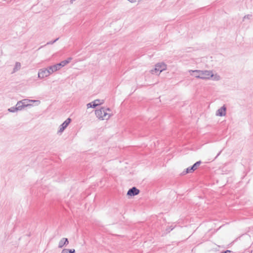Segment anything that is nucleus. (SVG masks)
I'll use <instances>...</instances> for the list:
<instances>
[{"label":"nucleus","instance_id":"8","mask_svg":"<svg viewBox=\"0 0 253 253\" xmlns=\"http://www.w3.org/2000/svg\"><path fill=\"white\" fill-rule=\"evenodd\" d=\"M139 190L135 187L129 189L127 191V195L130 196H134L139 194Z\"/></svg>","mask_w":253,"mask_h":253},{"label":"nucleus","instance_id":"3","mask_svg":"<svg viewBox=\"0 0 253 253\" xmlns=\"http://www.w3.org/2000/svg\"><path fill=\"white\" fill-rule=\"evenodd\" d=\"M167 66L164 62L158 63L155 66V68L150 71L152 74H157L159 75L163 71L167 69Z\"/></svg>","mask_w":253,"mask_h":253},{"label":"nucleus","instance_id":"25","mask_svg":"<svg viewBox=\"0 0 253 253\" xmlns=\"http://www.w3.org/2000/svg\"><path fill=\"white\" fill-rule=\"evenodd\" d=\"M222 253H231V251H229V250H227V251H225V252H223Z\"/></svg>","mask_w":253,"mask_h":253},{"label":"nucleus","instance_id":"15","mask_svg":"<svg viewBox=\"0 0 253 253\" xmlns=\"http://www.w3.org/2000/svg\"><path fill=\"white\" fill-rule=\"evenodd\" d=\"M21 68V64L19 62H16L15 63V67L13 69V71L15 72L19 70Z\"/></svg>","mask_w":253,"mask_h":253},{"label":"nucleus","instance_id":"7","mask_svg":"<svg viewBox=\"0 0 253 253\" xmlns=\"http://www.w3.org/2000/svg\"><path fill=\"white\" fill-rule=\"evenodd\" d=\"M103 103V100L96 99L87 104V108H95L98 105H101Z\"/></svg>","mask_w":253,"mask_h":253},{"label":"nucleus","instance_id":"18","mask_svg":"<svg viewBox=\"0 0 253 253\" xmlns=\"http://www.w3.org/2000/svg\"><path fill=\"white\" fill-rule=\"evenodd\" d=\"M59 39V38H57L55 40L53 41H50L49 42H47L46 43V44H45L44 45H49V44H52L53 43H54V42H55L57 41H58Z\"/></svg>","mask_w":253,"mask_h":253},{"label":"nucleus","instance_id":"28","mask_svg":"<svg viewBox=\"0 0 253 253\" xmlns=\"http://www.w3.org/2000/svg\"><path fill=\"white\" fill-rule=\"evenodd\" d=\"M42 47H43V46H41L39 48V49L41 48H42Z\"/></svg>","mask_w":253,"mask_h":253},{"label":"nucleus","instance_id":"12","mask_svg":"<svg viewBox=\"0 0 253 253\" xmlns=\"http://www.w3.org/2000/svg\"><path fill=\"white\" fill-rule=\"evenodd\" d=\"M18 102L21 103L20 104V106H21L22 109L24 107H27V106H30V99H23V100H22L21 101H18Z\"/></svg>","mask_w":253,"mask_h":253},{"label":"nucleus","instance_id":"1","mask_svg":"<svg viewBox=\"0 0 253 253\" xmlns=\"http://www.w3.org/2000/svg\"><path fill=\"white\" fill-rule=\"evenodd\" d=\"M189 72L191 76L196 78L203 80L209 79L210 78L213 77L214 75L211 71L208 70H189Z\"/></svg>","mask_w":253,"mask_h":253},{"label":"nucleus","instance_id":"4","mask_svg":"<svg viewBox=\"0 0 253 253\" xmlns=\"http://www.w3.org/2000/svg\"><path fill=\"white\" fill-rule=\"evenodd\" d=\"M201 164V161L197 162L192 166L187 168L185 171H183L182 172V174L184 175L186 174V173L193 172L195 170H196L198 168V167H199Z\"/></svg>","mask_w":253,"mask_h":253},{"label":"nucleus","instance_id":"20","mask_svg":"<svg viewBox=\"0 0 253 253\" xmlns=\"http://www.w3.org/2000/svg\"><path fill=\"white\" fill-rule=\"evenodd\" d=\"M174 228V227H172V226H170L168 228L166 229V231L168 232H169L170 231H171Z\"/></svg>","mask_w":253,"mask_h":253},{"label":"nucleus","instance_id":"2","mask_svg":"<svg viewBox=\"0 0 253 253\" xmlns=\"http://www.w3.org/2000/svg\"><path fill=\"white\" fill-rule=\"evenodd\" d=\"M108 111L109 112L111 111L110 108H105L104 107H101L99 110H96L95 111V114L96 116L100 120H107L108 119L110 116L111 114L110 113H108L107 111Z\"/></svg>","mask_w":253,"mask_h":253},{"label":"nucleus","instance_id":"26","mask_svg":"<svg viewBox=\"0 0 253 253\" xmlns=\"http://www.w3.org/2000/svg\"><path fill=\"white\" fill-rule=\"evenodd\" d=\"M128 0L131 2H135L137 1V0Z\"/></svg>","mask_w":253,"mask_h":253},{"label":"nucleus","instance_id":"10","mask_svg":"<svg viewBox=\"0 0 253 253\" xmlns=\"http://www.w3.org/2000/svg\"><path fill=\"white\" fill-rule=\"evenodd\" d=\"M21 103L17 102L15 107H12L8 109V111L10 112L14 113L18 111L22 110L21 106H20Z\"/></svg>","mask_w":253,"mask_h":253},{"label":"nucleus","instance_id":"14","mask_svg":"<svg viewBox=\"0 0 253 253\" xmlns=\"http://www.w3.org/2000/svg\"><path fill=\"white\" fill-rule=\"evenodd\" d=\"M47 69L48 70L49 73L50 75H51L52 73H53L54 72L57 71V70L55 69L54 65L50 66L48 67Z\"/></svg>","mask_w":253,"mask_h":253},{"label":"nucleus","instance_id":"27","mask_svg":"<svg viewBox=\"0 0 253 253\" xmlns=\"http://www.w3.org/2000/svg\"><path fill=\"white\" fill-rule=\"evenodd\" d=\"M220 153H221V151H220V152L218 153V154H217V156H216L215 158H217V157L220 155Z\"/></svg>","mask_w":253,"mask_h":253},{"label":"nucleus","instance_id":"17","mask_svg":"<svg viewBox=\"0 0 253 253\" xmlns=\"http://www.w3.org/2000/svg\"><path fill=\"white\" fill-rule=\"evenodd\" d=\"M61 66L62 67L65 66L66 65H67V64L69 63V61H65V60H64V61H61L60 63H59Z\"/></svg>","mask_w":253,"mask_h":253},{"label":"nucleus","instance_id":"23","mask_svg":"<svg viewBox=\"0 0 253 253\" xmlns=\"http://www.w3.org/2000/svg\"><path fill=\"white\" fill-rule=\"evenodd\" d=\"M220 77L219 76H217L216 75L214 76L213 79L214 80H218L219 79Z\"/></svg>","mask_w":253,"mask_h":253},{"label":"nucleus","instance_id":"6","mask_svg":"<svg viewBox=\"0 0 253 253\" xmlns=\"http://www.w3.org/2000/svg\"><path fill=\"white\" fill-rule=\"evenodd\" d=\"M71 122V119L70 118L67 119L59 126V130L58 133H62L65 129L67 127Z\"/></svg>","mask_w":253,"mask_h":253},{"label":"nucleus","instance_id":"19","mask_svg":"<svg viewBox=\"0 0 253 253\" xmlns=\"http://www.w3.org/2000/svg\"><path fill=\"white\" fill-rule=\"evenodd\" d=\"M252 17V15H251V14L246 15L243 17V21H244L246 19H251Z\"/></svg>","mask_w":253,"mask_h":253},{"label":"nucleus","instance_id":"21","mask_svg":"<svg viewBox=\"0 0 253 253\" xmlns=\"http://www.w3.org/2000/svg\"><path fill=\"white\" fill-rule=\"evenodd\" d=\"M68 252L69 253H75V249H68Z\"/></svg>","mask_w":253,"mask_h":253},{"label":"nucleus","instance_id":"5","mask_svg":"<svg viewBox=\"0 0 253 253\" xmlns=\"http://www.w3.org/2000/svg\"><path fill=\"white\" fill-rule=\"evenodd\" d=\"M50 75L48 70L47 68L41 69L38 72V77L40 79H43L47 77Z\"/></svg>","mask_w":253,"mask_h":253},{"label":"nucleus","instance_id":"9","mask_svg":"<svg viewBox=\"0 0 253 253\" xmlns=\"http://www.w3.org/2000/svg\"><path fill=\"white\" fill-rule=\"evenodd\" d=\"M226 107L225 105H223L221 108H219L216 112V115L218 116H224L226 115Z\"/></svg>","mask_w":253,"mask_h":253},{"label":"nucleus","instance_id":"11","mask_svg":"<svg viewBox=\"0 0 253 253\" xmlns=\"http://www.w3.org/2000/svg\"><path fill=\"white\" fill-rule=\"evenodd\" d=\"M69 244L68 239L66 238H63L59 242L58 248H62L64 246H66Z\"/></svg>","mask_w":253,"mask_h":253},{"label":"nucleus","instance_id":"22","mask_svg":"<svg viewBox=\"0 0 253 253\" xmlns=\"http://www.w3.org/2000/svg\"><path fill=\"white\" fill-rule=\"evenodd\" d=\"M61 253H69L68 252L67 249H64L62 251Z\"/></svg>","mask_w":253,"mask_h":253},{"label":"nucleus","instance_id":"24","mask_svg":"<svg viewBox=\"0 0 253 253\" xmlns=\"http://www.w3.org/2000/svg\"><path fill=\"white\" fill-rule=\"evenodd\" d=\"M72 58L71 57H69L68 58L67 60H65V61H69V63H70V62L71 61V60H72Z\"/></svg>","mask_w":253,"mask_h":253},{"label":"nucleus","instance_id":"16","mask_svg":"<svg viewBox=\"0 0 253 253\" xmlns=\"http://www.w3.org/2000/svg\"><path fill=\"white\" fill-rule=\"evenodd\" d=\"M54 66L55 67V69L57 71L59 70L62 68V67H61V66L60 63H58V64H56L55 65H54Z\"/></svg>","mask_w":253,"mask_h":253},{"label":"nucleus","instance_id":"13","mask_svg":"<svg viewBox=\"0 0 253 253\" xmlns=\"http://www.w3.org/2000/svg\"><path fill=\"white\" fill-rule=\"evenodd\" d=\"M40 103V101L39 100L30 99V106H37Z\"/></svg>","mask_w":253,"mask_h":253}]
</instances>
